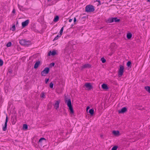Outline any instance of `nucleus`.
Segmentation results:
<instances>
[{
	"label": "nucleus",
	"instance_id": "18",
	"mask_svg": "<svg viewBox=\"0 0 150 150\" xmlns=\"http://www.w3.org/2000/svg\"><path fill=\"white\" fill-rule=\"evenodd\" d=\"M132 34L129 33L127 34V37L128 39H130L132 37Z\"/></svg>",
	"mask_w": 150,
	"mask_h": 150
},
{
	"label": "nucleus",
	"instance_id": "26",
	"mask_svg": "<svg viewBox=\"0 0 150 150\" xmlns=\"http://www.w3.org/2000/svg\"><path fill=\"white\" fill-rule=\"evenodd\" d=\"M11 45V42H8L6 45V46L7 47H10Z\"/></svg>",
	"mask_w": 150,
	"mask_h": 150
},
{
	"label": "nucleus",
	"instance_id": "4",
	"mask_svg": "<svg viewBox=\"0 0 150 150\" xmlns=\"http://www.w3.org/2000/svg\"><path fill=\"white\" fill-rule=\"evenodd\" d=\"M124 67L122 65L120 66L118 73V76L119 77L123 75L124 72Z\"/></svg>",
	"mask_w": 150,
	"mask_h": 150
},
{
	"label": "nucleus",
	"instance_id": "7",
	"mask_svg": "<svg viewBox=\"0 0 150 150\" xmlns=\"http://www.w3.org/2000/svg\"><path fill=\"white\" fill-rule=\"evenodd\" d=\"M29 22V21L28 19L26 20L25 21H24L22 23V25L23 28L27 26Z\"/></svg>",
	"mask_w": 150,
	"mask_h": 150
},
{
	"label": "nucleus",
	"instance_id": "41",
	"mask_svg": "<svg viewBox=\"0 0 150 150\" xmlns=\"http://www.w3.org/2000/svg\"><path fill=\"white\" fill-rule=\"evenodd\" d=\"M110 19H117V17H115L114 18H112Z\"/></svg>",
	"mask_w": 150,
	"mask_h": 150
},
{
	"label": "nucleus",
	"instance_id": "23",
	"mask_svg": "<svg viewBox=\"0 0 150 150\" xmlns=\"http://www.w3.org/2000/svg\"><path fill=\"white\" fill-rule=\"evenodd\" d=\"M100 60L103 63H104L106 62V60L103 57H102L101 59Z\"/></svg>",
	"mask_w": 150,
	"mask_h": 150
},
{
	"label": "nucleus",
	"instance_id": "27",
	"mask_svg": "<svg viewBox=\"0 0 150 150\" xmlns=\"http://www.w3.org/2000/svg\"><path fill=\"white\" fill-rule=\"evenodd\" d=\"M3 64V60L0 58V67L2 66Z\"/></svg>",
	"mask_w": 150,
	"mask_h": 150
},
{
	"label": "nucleus",
	"instance_id": "24",
	"mask_svg": "<svg viewBox=\"0 0 150 150\" xmlns=\"http://www.w3.org/2000/svg\"><path fill=\"white\" fill-rule=\"evenodd\" d=\"M63 29H64V27H62L61 28V30H60V32H59V33H60V35H60V36H61V35H62V33L63 32Z\"/></svg>",
	"mask_w": 150,
	"mask_h": 150
},
{
	"label": "nucleus",
	"instance_id": "31",
	"mask_svg": "<svg viewBox=\"0 0 150 150\" xmlns=\"http://www.w3.org/2000/svg\"><path fill=\"white\" fill-rule=\"evenodd\" d=\"M61 36H60V35H59H59H57L56 37L55 38H54V40H57L58 38V37H60Z\"/></svg>",
	"mask_w": 150,
	"mask_h": 150
},
{
	"label": "nucleus",
	"instance_id": "49",
	"mask_svg": "<svg viewBox=\"0 0 150 150\" xmlns=\"http://www.w3.org/2000/svg\"><path fill=\"white\" fill-rule=\"evenodd\" d=\"M21 18H19V19H21Z\"/></svg>",
	"mask_w": 150,
	"mask_h": 150
},
{
	"label": "nucleus",
	"instance_id": "44",
	"mask_svg": "<svg viewBox=\"0 0 150 150\" xmlns=\"http://www.w3.org/2000/svg\"><path fill=\"white\" fill-rule=\"evenodd\" d=\"M147 1L149 2H150V0H147Z\"/></svg>",
	"mask_w": 150,
	"mask_h": 150
},
{
	"label": "nucleus",
	"instance_id": "13",
	"mask_svg": "<svg viewBox=\"0 0 150 150\" xmlns=\"http://www.w3.org/2000/svg\"><path fill=\"white\" fill-rule=\"evenodd\" d=\"M57 53L55 50H53L52 52L50 51L49 52L47 55L48 56H50V55L54 56Z\"/></svg>",
	"mask_w": 150,
	"mask_h": 150
},
{
	"label": "nucleus",
	"instance_id": "36",
	"mask_svg": "<svg viewBox=\"0 0 150 150\" xmlns=\"http://www.w3.org/2000/svg\"><path fill=\"white\" fill-rule=\"evenodd\" d=\"M54 19H59V16H56L54 17Z\"/></svg>",
	"mask_w": 150,
	"mask_h": 150
},
{
	"label": "nucleus",
	"instance_id": "10",
	"mask_svg": "<svg viewBox=\"0 0 150 150\" xmlns=\"http://www.w3.org/2000/svg\"><path fill=\"white\" fill-rule=\"evenodd\" d=\"M60 102L59 101L57 100L55 101V102L54 104V106L55 109L57 110L58 108H59V103Z\"/></svg>",
	"mask_w": 150,
	"mask_h": 150
},
{
	"label": "nucleus",
	"instance_id": "40",
	"mask_svg": "<svg viewBox=\"0 0 150 150\" xmlns=\"http://www.w3.org/2000/svg\"><path fill=\"white\" fill-rule=\"evenodd\" d=\"M90 108V107L89 106H88L86 108V111L88 112V110Z\"/></svg>",
	"mask_w": 150,
	"mask_h": 150
},
{
	"label": "nucleus",
	"instance_id": "39",
	"mask_svg": "<svg viewBox=\"0 0 150 150\" xmlns=\"http://www.w3.org/2000/svg\"><path fill=\"white\" fill-rule=\"evenodd\" d=\"M59 19H54V22H57L58 21Z\"/></svg>",
	"mask_w": 150,
	"mask_h": 150
},
{
	"label": "nucleus",
	"instance_id": "19",
	"mask_svg": "<svg viewBox=\"0 0 150 150\" xmlns=\"http://www.w3.org/2000/svg\"><path fill=\"white\" fill-rule=\"evenodd\" d=\"M145 89L149 93H150V87L149 86H145Z\"/></svg>",
	"mask_w": 150,
	"mask_h": 150
},
{
	"label": "nucleus",
	"instance_id": "3",
	"mask_svg": "<svg viewBox=\"0 0 150 150\" xmlns=\"http://www.w3.org/2000/svg\"><path fill=\"white\" fill-rule=\"evenodd\" d=\"M49 68L48 67H46L44 70L42 71L41 73V74L42 76H45L46 75L48 74L49 71Z\"/></svg>",
	"mask_w": 150,
	"mask_h": 150
},
{
	"label": "nucleus",
	"instance_id": "37",
	"mask_svg": "<svg viewBox=\"0 0 150 150\" xmlns=\"http://www.w3.org/2000/svg\"><path fill=\"white\" fill-rule=\"evenodd\" d=\"M15 13V9H13L12 11V13H13V14H14Z\"/></svg>",
	"mask_w": 150,
	"mask_h": 150
},
{
	"label": "nucleus",
	"instance_id": "34",
	"mask_svg": "<svg viewBox=\"0 0 150 150\" xmlns=\"http://www.w3.org/2000/svg\"><path fill=\"white\" fill-rule=\"evenodd\" d=\"M76 19H74V24H72V26H73L74 24H75V22L76 21Z\"/></svg>",
	"mask_w": 150,
	"mask_h": 150
},
{
	"label": "nucleus",
	"instance_id": "21",
	"mask_svg": "<svg viewBox=\"0 0 150 150\" xmlns=\"http://www.w3.org/2000/svg\"><path fill=\"white\" fill-rule=\"evenodd\" d=\"M23 129H27L28 128V125L27 124H24L23 126Z\"/></svg>",
	"mask_w": 150,
	"mask_h": 150
},
{
	"label": "nucleus",
	"instance_id": "46",
	"mask_svg": "<svg viewBox=\"0 0 150 150\" xmlns=\"http://www.w3.org/2000/svg\"><path fill=\"white\" fill-rule=\"evenodd\" d=\"M48 1H51V0H47Z\"/></svg>",
	"mask_w": 150,
	"mask_h": 150
},
{
	"label": "nucleus",
	"instance_id": "29",
	"mask_svg": "<svg viewBox=\"0 0 150 150\" xmlns=\"http://www.w3.org/2000/svg\"><path fill=\"white\" fill-rule=\"evenodd\" d=\"M53 84L52 82H51L50 85V88H52L53 87Z\"/></svg>",
	"mask_w": 150,
	"mask_h": 150
},
{
	"label": "nucleus",
	"instance_id": "6",
	"mask_svg": "<svg viewBox=\"0 0 150 150\" xmlns=\"http://www.w3.org/2000/svg\"><path fill=\"white\" fill-rule=\"evenodd\" d=\"M127 111V108L125 107H124L122 108L120 110H119L118 112L119 113H124L126 112Z\"/></svg>",
	"mask_w": 150,
	"mask_h": 150
},
{
	"label": "nucleus",
	"instance_id": "8",
	"mask_svg": "<svg viewBox=\"0 0 150 150\" xmlns=\"http://www.w3.org/2000/svg\"><path fill=\"white\" fill-rule=\"evenodd\" d=\"M85 86L88 90H91L92 88V86L90 83H86Z\"/></svg>",
	"mask_w": 150,
	"mask_h": 150
},
{
	"label": "nucleus",
	"instance_id": "28",
	"mask_svg": "<svg viewBox=\"0 0 150 150\" xmlns=\"http://www.w3.org/2000/svg\"><path fill=\"white\" fill-rule=\"evenodd\" d=\"M45 140V138H40L39 139V143L41 142L42 141V140Z\"/></svg>",
	"mask_w": 150,
	"mask_h": 150
},
{
	"label": "nucleus",
	"instance_id": "9",
	"mask_svg": "<svg viewBox=\"0 0 150 150\" xmlns=\"http://www.w3.org/2000/svg\"><path fill=\"white\" fill-rule=\"evenodd\" d=\"M8 122V117L7 116H6L5 122L4 125V126L3 127V130L4 131H5L7 129V122Z\"/></svg>",
	"mask_w": 150,
	"mask_h": 150
},
{
	"label": "nucleus",
	"instance_id": "45",
	"mask_svg": "<svg viewBox=\"0 0 150 150\" xmlns=\"http://www.w3.org/2000/svg\"><path fill=\"white\" fill-rule=\"evenodd\" d=\"M18 21H17L16 22V25H17V24H18Z\"/></svg>",
	"mask_w": 150,
	"mask_h": 150
},
{
	"label": "nucleus",
	"instance_id": "42",
	"mask_svg": "<svg viewBox=\"0 0 150 150\" xmlns=\"http://www.w3.org/2000/svg\"><path fill=\"white\" fill-rule=\"evenodd\" d=\"M100 137L101 138L103 139V135L102 134L100 135Z\"/></svg>",
	"mask_w": 150,
	"mask_h": 150
},
{
	"label": "nucleus",
	"instance_id": "2",
	"mask_svg": "<svg viewBox=\"0 0 150 150\" xmlns=\"http://www.w3.org/2000/svg\"><path fill=\"white\" fill-rule=\"evenodd\" d=\"M95 8L93 6L91 5H87L85 8V11L87 12H91L94 11Z\"/></svg>",
	"mask_w": 150,
	"mask_h": 150
},
{
	"label": "nucleus",
	"instance_id": "33",
	"mask_svg": "<svg viewBox=\"0 0 150 150\" xmlns=\"http://www.w3.org/2000/svg\"><path fill=\"white\" fill-rule=\"evenodd\" d=\"M50 65L51 67H53L54 65V63L53 62L52 63L50 64Z\"/></svg>",
	"mask_w": 150,
	"mask_h": 150
},
{
	"label": "nucleus",
	"instance_id": "32",
	"mask_svg": "<svg viewBox=\"0 0 150 150\" xmlns=\"http://www.w3.org/2000/svg\"><path fill=\"white\" fill-rule=\"evenodd\" d=\"M45 95L44 93H42L41 95V98H44Z\"/></svg>",
	"mask_w": 150,
	"mask_h": 150
},
{
	"label": "nucleus",
	"instance_id": "11",
	"mask_svg": "<svg viewBox=\"0 0 150 150\" xmlns=\"http://www.w3.org/2000/svg\"><path fill=\"white\" fill-rule=\"evenodd\" d=\"M112 132V134L116 137H118L120 135V132L118 131H113Z\"/></svg>",
	"mask_w": 150,
	"mask_h": 150
},
{
	"label": "nucleus",
	"instance_id": "25",
	"mask_svg": "<svg viewBox=\"0 0 150 150\" xmlns=\"http://www.w3.org/2000/svg\"><path fill=\"white\" fill-rule=\"evenodd\" d=\"M117 148L118 146H115L112 148L111 150H117Z\"/></svg>",
	"mask_w": 150,
	"mask_h": 150
},
{
	"label": "nucleus",
	"instance_id": "48",
	"mask_svg": "<svg viewBox=\"0 0 150 150\" xmlns=\"http://www.w3.org/2000/svg\"><path fill=\"white\" fill-rule=\"evenodd\" d=\"M74 19H76V17H74Z\"/></svg>",
	"mask_w": 150,
	"mask_h": 150
},
{
	"label": "nucleus",
	"instance_id": "12",
	"mask_svg": "<svg viewBox=\"0 0 150 150\" xmlns=\"http://www.w3.org/2000/svg\"><path fill=\"white\" fill-rule=\"evenodd\" d=\"M91 67V66L90 64H86L82 66L81 67V68L83 69H85L86 68H90Z\"/></svg>",
	"mask_w": 150,
	"mask_h": 150
},
{
	"label": "nucleus",
	"instance_id": "20",
	"mask_svg": "<svg viewBox=\"0 0 150 150\" xmlns=\"http://www.w3.org/2000/svg\"><path fill=\"white\" fill-rule=\"evenodd\" d=\"M94 110L92 108L89 110L88 112L90 113L91 115H93L94 113Z\"/></svg>",
	"mask_w": 150,
	"mask_h": 150
},
{
	"label": "nucleus",
	"instance_id": "30",
	"mask_svg": "<svg viewBox=\"0 0 150 150\" xmlns=\"http://www.w3.org/2000/svg\"><path fill=\"white\" fill-rule=\"evenodd\" d=\"M15 29V25H13L12 28V30L13 31H14Z\"/></svg>",
	"mask_w": 150,
	"mask_h": 150
},
{
	"label": "nucleus",
	"instance_id": "38",
	"mask_svg": "<svg viewBox=\"0 0 150 150\" xmlns=\"http://www.w3.org/2000/svg\"><path fill=\"white\" fill-rule=\"evenodd\" d=\"M96 1H98V2H99V5H100V4H101V2H100V1L99 0H96Z\"/></svg>",
	"mask_w": 150,
	"mask_h": 150
},
{
	"label": "nucleus",
	"instance_id": "16",
	"mask_svg": "<svg viewBox=\"0 0 150 150\" xmlns=\"http://www.w3.org/2000/svg\"><path fill=\"white\" fill-rule=\"evenodd\" d=\"M25 40H22L20 41L19 43L22 45H24Z\"/></svg>",
	"mask_w": 150,
	"mask_h": 150
},
{
	"label": "nucleus",
	"instance_id": "1",
	"mask_svg": "<svg viewBox=\"0 0 150 150\" xmlns=\"http://www.w3.org/2000/svg\"><path fill=\"white\" fill-rule=\"evenodd\" d=\"M65 103L67 104L68 106L69 107L71 114H73L74 113V111L71 105L70 99L65 96Z\"/></svg>",
	"mask_w": 150,
	"mask_h": 150
},
{
	"label": "nucleus",
	"instance_id": "22",
	"mask_svg": "<svg viewBox=\"0 0 150 150\" xmlns=\"http://www.w3.org/2000/svg\"><path fill=\"white\" fill-rule=\"evenodd\" d=\"M131 62L130 61H129L127 63V66L128 67H131Z\"/></svg>",
	"mask_w": 150,
	"mask_h": 150
},
{
	"label": "nucleus",
	"instance_id": "14",
	"mask_svg": "<svg viewBox=\"0 0 150 150\" xmlns=\"http://www.w3.org/2000/svg\"><path fill=\"white\" fill-rule=\"evenodd\" d=\"M40 64V62L39 61L37 62L35 64L34 68L35 69L37 68Z\"/></svg>",
	"mask_w": 150,
	"mask_h": 150
},
{
	"label": "nucleus",
	"instance_id": "35",
	"mask_svg": "<svg viewBox=\"0 0 150 150\" xmlns=\"http://www.w3.org/2000/svg\"><path fill=\"white\" fill-rule=\"evenodd\" d=\"M49 79H46L45 80V83H47V82L49 81Z\"/></svg>",
	"mask_w": 150,
	"mask_h": 150
},
{
	"label": "nucleus",
	"instance_id": "15",
	"mask_svg": "<svg viewBox=\"0 0 150 150\" xmlns=\"http://www.w3.org/2000/svg\"><path fill=\"white\" fill-rule=\"evenodd\" d=\"M102 87L103 89L105 90H107L108 88L107 84L105 83H103L102 85Z\"/></svg>",
	"mask_w": 150,
	"mask_h": 150
},
{
	"label": "nucleus",
	"instance_id": "17",
	"mask_svg": "<svg viewBox=\"0 0 150 150\" xmlns=\"http://www.w3.org/2000/svg\"><path fill=\"white\" fill-rule=\"evenodd\" d=\"M31 44V42L29 41H26L25 40V45L24 46H28Z\"/></svg>",
	"mask_w": 150,
	"mask_h": 150
},
{
	"label": "nucleus",
	"instance_id": "43",
	"mask_svg": "<svg viewBox=\"0 0 150 150\" xmlns=\"http://www.w3.org/2000/svg\"><path fill=\"white\" fill-rule=\"evenodd\" d=\"M73 19H69V21L70 22H71L72 21Z\"/></svg>",
	"mask_w": 150,
	"mask_h": 150
},
{
	"label": "nucleus",
	"instance_id": "5",
	"mask_svg": "<svg viewBox=\"0 0 150 150\" xmlns=\"http://www.w3.org/2000/svg\"><path fill=\"white\" fill-rule=\"evenodd\" d=\"M114 19H105V21L107 23H111L114 21ZM115 22H119L120 21V19H114Z\"/></svg>",
	"mask_w": 150,
	"mask_h": 150
},
{
	"label": "nucleus",
	"instance_id": "47",
	"mask_svg": "<svg viewBox=\"0 0 150 150\" xmlns=\"http://www.w3.org/2000/svg\"><path fill=\"white\" fill-rule=\"evenodd\" d=\"M110 54V55H111L112 54Z\"/></svg>",
	"mask_w": 150,
	"mask_h": 150
}]
</instances>
